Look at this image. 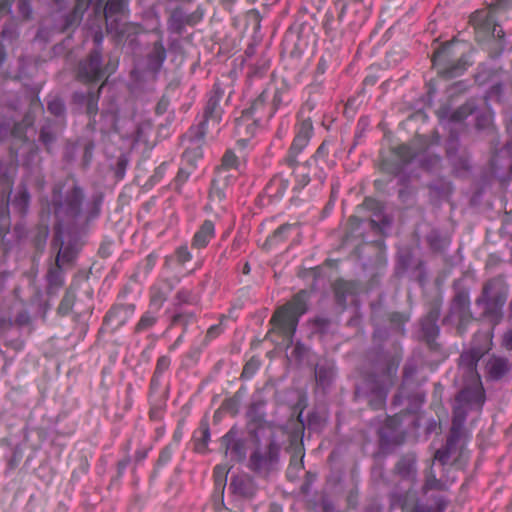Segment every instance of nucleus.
<instances>
[{"mask_svg": "<svg viewBox=\"0 0 512 512\" xmlns=\"http://www.w3.org/2000/svg\"><path fill=\"white\" fill-rule=\"evenodd\" d=\"M335 5L339 9L338 20L340 22L346 21L350 24L365 18L368 10L365 0H337Z\"/></svg>", "mask_w": 512, "mask_h": 512, "instance_id": "a211bd4d", "label": "nucleus"}, {"mask_svg": "<svg viewBox=\"0 0 512 512\" xmlns=\"http://www.w3.org/2000/svg\"><path fill=\"white\" fill-rule=\"evenodd\" d=\"M304 450L301 446H297L291 456L289 465L296 468H303Z\"/></svg>", "mask_w": 512, "mask_h": 512, "instance_id": "052dcab7", "label": "nucleus"}, {"mask_svg": "<svg viewBox=\"0 0 512 512\" xmlns=\"http://www.w3.org/2000/svg\"><path fill=\"white\" fill-rule=\"evenodd\" d=\"M487 351L488 349L474 346L463 351L459 357L463 388L455 397L452 424L446 445L438 449L434 455L435 460L443 465L452 461L453 465L462 468L468 461V450L465 444L469 438V433L464 424L467 414L473 410H480L484 404V389L477 371V365Z\"/></svg>", "mask_w": 512, "mask_h": 512, "instance_id": "f257e3e1", "label": "nucleus"}, {"mask_svg": "<svg viewBox=\"0 0 512 512\" xmlns=\"http://www.w3.org/2000/svg\"><path fill=\"white\" fill-rule=\"evenodd\" d=\"M229 490L238 498L251 500L258 491V485L252 476L242 473L231 477Z\"/></svg>", "mask_w": 512, "mask_h": 512, "instance_id": "412c9836", "label": "nucleus"}, {"mask_svg": "<svg viewBox=\"0 0 512 512\" xmlns=\"http://www.w3.org/2000/svg\"><path fill=\"white\" fill-rule=\"evenodd\" d=\"M199 429L201 433V438L197 439L195 449L198 452H204L210 439V429L207 421H201Z\"/></svg>", "mask_w": 512, "mask_h": 512, "instance_id": "49530a36", "label": "nucleus"}, {"mask_svg": "<svg viewBox=\"0 0 512 512\" xmlns=\"http://www.w3.org/2000/svg\"><path fill=\"white\" fill-rule=\"evenodd\" d=\"M157 321V317L150 311L144 313L135 326V332L139 333L151 328Z\"/></svg>", "mask_w": 512, "mask_h": 512, "instance_id": "09e8293b", "label": "nucleus"}, {"mask_svg": "<svg viewBox=\"0 0 512 512\" xmlns=\"http://www.w3.org/2000/svg\"><path fill=\"white\" fill-rule=\"evenodd\" d=\"M458 41L453 39L435 48L431 61L438 75L451 79L462 75L470 65L464 51H459Z\"/></svg>", "mask_w": 512, "mask_h": 512, "instance_id": "0eeeda50", "label": "nucleus"}, {"mask_svg": "<svg viewBox=\"0 0 512 512\" xmlns=\"http://www.w3.org/2000/svg\"><path fill=\"white\" fill-rule=\"evenodd\" d=\"M485 370L489 379L498 381L511 372L512 364L506 357L491 355L486 362Z\"/></svg>", "mask_w": 512, "mask_h": 512, "instance_id": "a878e982", "label": "nucleus"}, {"mask_svg": "<svg viewBox=\"0 0 512 512\" xmlns=\"http://www.w3.org/2000/svg\"><path fill=\"white\" fill-rule=\"evenodd\" d=\"M171 364V360L168 356L164 355L158 358L155 368V373L157 375H163L165 371L168 370L169 366Z\"/></svg>", "mask_w": 512, "mask_h": 512, "instance_id": "69168bd1", "label": "nucleus"}, {"mask_svg": "<svg viewBox=\"0 0 512 512\" xmlns=\"http://www.w3.org/2000/svg\"><path fill=\"white\" fill-rule=\"evenodd\" d=\"M382 224H379L373 219L361 220L356 216H351L348 220V230L345 234L344 242L348 243L354 239H360L362 242L365 241L364 232L367 229L374 231L376 234H381L384 226H388L389 222L383 220Z\"/></svg>", "mask_w": 512, "mask_h": 512, "instance_id": "f3484780", "label": "nucleus"}, {"mask_svg": "<svg viewBox=\"0 0 512 512\" xmlns=\"http://www.w3.org/2000/svg\"><path fill=\"white\" fill-rule=\"evenodd\" d=\"M427 241L432 250L436 252L443 251L449 244L447 238L442 237L438 231H431L427 235Z\"/></svg>", "mask_w": 512, "mask_h": 512, "instance_id": "c03bdc74", "label": "nucleus"}, {"mask_svg": "<svg viewBox=\"0 0 512 512\" xmlns=\"http://www.w3.org/2000/svg\"><path fill=\"white\" fill-rule=\"evenodd\" d=\"M221 448L226 457L230 456L231 461L241 462L246 458V442L238 437L237 431L233 428L221 438Z\"/></svg>", "mask_w": 512, "mask_h": 512, "instance_id": "6ab92c4d", "label": "nucleus"}, {"mask_svg": "<svg viewBox=\"0 0 512 512\" xmlns=\"http://www.w3.org/2000/svg\"><path fill=\"white\" fill-rule=\"evenodd\" d=\"M333 291L337 304L345 308L348 298L355 296L360 291V283L340 279L334 283Z\"/></svg>", "mask_w": 512, "mask_h": 512, "instance_id": "c756f323", "label": "nucleus"}, {"mask_svg": "<svg viewBox=\"0 0 512 512\" xmlns=\"http://www.w3.org/2000/svg\"><path fill=\"white\" fill-rule=\"evenodd\" d=\"M60 25L61 22L52 20V14H50L42 20L36 37L47 42L54 34L66 32V30L57 29Z\"/></svg>", "mask_w": 512, "mask_h": 512, "instance_id": "e433bc0d", "label": "nucleus"}, {"mask_svg": "<svg viewBox=\"0 0 512 512\" xmlns=\"http://www.w3.org/2000/svg\"><path fill=\"white\" fill-rule=\"evenodd\" d=\"M228 470L225 466H217L214 471L215 483L218 486H224L226 481V474Z\"/></svg>", "mask_w": 512, "mask_h": 512, "instance_id": "338daca9", "label": "nucleus"}, {"mask_svg": "<svg viewBox=\"0 0 512 512\" xmlns=\"http://www.w3.org/2000/svg\"><path fill=\"white\" fill-rule=\"evenodd\" d=\"M509 294V284L503 275H497L485 281L475 304L482 308L481 318L496 326L503 319V308Z\"/></svg>", "mask_w": 512, "mask_h": 512, "instance_id": "39448f33", "label": "nucleus"}, {"mask_svg": "<svg viewBox=\"0 0 512 512\" xmlns=\"http://www.w3.org/2000/svg\"><path fill=\"white\" fill-rule=\"evenodd\" d=\"M335 376V364L332 360L322 359L315 366L316 381L323 387L329 385Z\"/></svg>", "mask_w": 512, "mask_h": 512, "instance_id": "f704fd0d", "label": "nucleus"}, {"mask_svg": "<svg viewBox=\"0 0 512 512\" xmlns=\"http://www.w3.org/2000/svg\"><path fill=\"white\" fill-rule=\"evenodd\" d=\"M292 169V174L295 178V186L293 190L300 191L304 187H306L311 181V176H313L314 171H318L315 166H312V161H305L300 164L296 160V164L293 166H288Z\"/></svg>", "mask_w": 512, "mask_h": 512, "instance_id": "7c9ffc66", "label": "nucleus"}, {"mask_svg": "<svg viewBox=\"0 0 512 512\" xmlns=\"http://www.w3.org/2000/svg\"><path fill=\"white\" fill-rule=\"evenodd\" d=\"M135 306L133 304H119L113 306L105 315L103 325L115 331L126 324L133 316Z\"/></svg>", "mask_w": 512, "mask_h": 512, "instance_id": "5701e85b", "label": "nucleus"}, {"mask_svg": "<svg viewBox=\"0 0 512 512\" xmlns=\"http://www.w3.org/2000/svg\"><path fill=\"white\" fill-rule=\"evenodd\" d=\"M84 13L85 12L78 11V9L74 7L73 10L68 14H61L58 12L52 13V20L61 22V25L58 29L66 30V32L73 31L81 23Z\"/></svg>", "mask_w": 512, "mask_h": 512, "instance_id": "72a5a7b5", "label": "nucleus"}, {"mask_svg": "<svg viewBox=\"0 0 512 512\" xmlns=\"http://www.w3.org/2000/svg\"><path fill=\"white\" fill-rule=\"evenodd\" d=\"M167 300V294L159 287L151 288L150 305L160 309Z\"/></svg>", "mask_w": 512, "mask_h": 512, "instance_id": "3c124183", "label": "nucleus"}, {"mask_svg": "<svg viewBox=\"0 0 512 512\" xmlns=\"http://www.w3.org/2000/svg\"><path fill=\"white\" fill-rule=\"evenodd\" d=\"M30 201V194L27 187L22 184L18 187L17 194L12 200V205L21 214L25 213Z\"/></svg>", "mask_w": 512, "mask_h": 512, "instance_id": "ea45409f", "label": "nucleus"}, {"mask_svg": "<svg viewBox=\"0 0 512 512\" xmlns=\"http://www.w3.org/2000/svg\"><path fill=\"white\" fill-rule=\"evenodd\" d=\"M394 472L403 480L414 481L417 474L416 455L409 452L401 456L394 467Z\"/></svg>", "mask_w": 512, "mask_h": 512, "instance_id": "2f4dec72", "label": "nucleus"}, {"mask_svg": "<svg viewBox=\"0 0 512 512\" xmlns=\"http://www.w3.org/2000/svg\"><path fill=\"white\" fill-rule=\"evenodd\" d=\"M175 306L179 310L182 304H193L196 302L195 296L190 290L181 289L175 295Z\"/></svg>", "mask_w": 512, "mask_h": 512, "instance_id": "8fccbe9b", "label": "nucleus"}, {"mask_svg": "<svg viewBox=\"0 0 512 512\" xmlns=\"http://www.w3.org/2000/svg\"><path fill=\"white\" fill-rule=\"evenodd\" d=\"M76 292L77 289L73 285H70L64 293L63 298L60 301V304L57 308V314L60 316H66L71 311L76 301Z\"/></svg>", "mask_w": 512, "mask_h": 512, "instance_id": "58836bf2", "label": "nucleus"}, {"mask_svg": "<svg viewBox=\"0 0 512 512\" xmlns=\"http://www.w3.org/2000/svg\"><path fill=\"white\" fill-rule=\"evenodd\" d=\"M493 173L497 174L500 169L507 168L509 177H512V138L504 145L499 153L491 159Z\"/></svg>", "mask_w": 512, "mask_h": 512, "instance_id": "473e14b6", "label": "nucleus"}, {"mask_svg": "<svg viewBox=\"0 0 512 512\" xmlns=\"http://www.w3.org/2000/svg\"><path fill=\"white\" fill-rule=\"evenodd\" d=\"M167 57V51L164 47L163 36L159 33V37L155 40L146 55V68L148 71L157 74Z\"/></svg>", "mask_w": 512, "mask_h": 512, "instance_id": "393cba45", "label": "nucleus"}, {"mask_svg": "<svg viewBox=\"0 0 512 512\" xmlns=\"http://www.w3.org/2000/svg\"><path fill=\"white\" fill-rule=\"evenodd\" d=\"M294 227V225L292 224H283L281 225L280 227H278L273 235L270 237V241L271 242H275L277 241L278 239H282L283 235L285 233H287L290 229H292Z\"/></svg>", "mask_w": 512, "mask_h": 512, "instance_id": "774afa93", "label": "nucleus"}, {"mask_svg": "<svg viewBox=\"0 0 512 512\" xmlns=\"http://www.w3.org/2000/svg\"><path fill=\"white\" fill-rule=\"evenodd\" d=\"M442 304L443 300L441 297H436L431 300L426 315L420 320V337L428 348L435 352L441 349L440 343L437 342V338L440 334V327L437 321L441 314Z\"/></svg>", "mask_w": 512, "mask_h": 512, "instance_id": "9d476101", "label": "nucleus"}, {"mask_svg": "<svg viewBox=\"0 0 512 512\" xmlns=\"http://www.w3.org/2000/svg\"><path fill=\"white\" fill-rule=\"evenodd\" d=\"M270 99L269 89H265L261 94L252 102L251 106L243 111V118L253 119L255 123L266 120L265 113L269 110V104L267 103Z\"/></svg>", "mask_w": 512, "mask_h": 512, "instance_id": "bb28decb", "label": "nucleus"}, {"mask_svg": "<svg viewBox=\"0 0 512 512\" xmlns=\"http://www.w3.org/2000/svg\"><path fill=\"white\" fill-rule=\"evenodd\" d=\"M214 233V223L211 220H205L193 237L192 247L197 249L206 247L214 237Z\"/></svg>", "mask_w": 512, "mask_h": 512, "instance_id": "c9c22d12", "label": "nucleus"}, {"mask_svg": "<svg viewBox=\"0 0 512 512\" xmlns=\"http://www.w3.org/2000/svg\"><path fill=\"white\" fill-rule=\"evenodd\" d=\"M289 184L290 183L287 178H285L282 174H278L271 179L267 186V190L271 193H274V195L281 196L288 189Z\"/></svg>", "mask_w": 512, "mask_h": 512, "instance_id": "37998d69", "label": "nucleus"}, {"mask_svg": "<svg viewBox=\"0 0 512 512\" xmlns=\"http://www.w3.org/2000/svg\"><path fill=\"white\" fill-rule=\"evenodd\" d=\"M313 134V124L310 118L301 120L296 126L295 137L289 148L288 154L284 159L287 166H293L296 164L298 155L308 145Z\"/></svg>", "mask_w": 512, "mask_h": 512, "instance_id": "dca6fc26", "label": "nucleus"}, {"mask_svg": "<svg viewBox=\"0 0 512 512\" xmlns=\"http://www.w3.org/2000/svg\"><path fill=\"white\" fill-rule=\"evenodd\" d=\"M17 8L23 20L28 21L32 18V0H18Z\"/></svg>", "mask_w": 512, "mask_h": 512, "instance_id": "603ef678", "label": "nucleus"}, {"mask_svg": "<svg viewBox=\"0 0 512 512\" xmlns=\"http://www.w3.org/2000/svg\"><path fill=\"white\" fill-rule=\"evenodd\" d=\"M85 193L75 181L58 182L52 189L51 205L56 218L54 237H77L91 220L100 214L101 197H94L86 211Z\"/></svg>", "mask_w": 512, "mask_h": 512, "instance_id": "7ed1b4c3", "label": "nucleus"}, {"mask_svg": "<svg viewBox=\"0 0 512 512\" xmlns=\"http://www.w3.org/2000/svg\"><path fill=\"white\" fill-rule=\"evenodd\" d=\"M312 323L318 332L325 333L331 324V320L324 316H317L313 319Z\"/></svg>", "mask_w": 512, "mask_h": 512, "instance_id": "680f3d73", "label": "nucleus"}, {"mask_svg": "<svg viewBox=\"0 0 512 512\" xmlns=\"http://www.w3.org/2000/svg\"><path fill=\"white\" fill-rule=\"evenodd\" d=\"M371 319L375 326L372 336L375 352L374 371L357 387L355 394L359 401L366 402L374 410H381L385 407L389 389L394 383L402 358L396 341H390L389 330L403 335L404 324L408 321V317L399 312L390 313L388 329L379 325L377 311L373 307Z\"/></svg>", "mask_w": 512, "mask_h": 512, "instance_id": "f03ea898", "label": "nucleus"}, {"mask_svg": "<svg viewBox=\"0 0 512 512\" xmlns=\"http://www.w3.org/2000/svg\"><path fill=\"white\" fill-rule=\"evenodd\" d=\"M476 109V101L474 99H469L451 114L450 119L454 122H461L464 119H466L469 115L473 114L476 111Z\"/></svg>", "mask_w": 512, "mask_h": 512, "instance_id": "a19ab883", "label": "nucleus"}, {"mask_svg": "<svg viewBox=\"0 0 512 512\" xmlns=\"http://www.w3.org/2000/svg\"><path fill=\"white\" fill-rule=\"evenodd\" d=\"M224 96V90L218 83L214 84L212 91L209 94L207 103L203 112V120L199 123L197 138L201 139L207 132V127L210 123L217 125L222 117V108L220 101Z\"/></svg>", "mask_w": 512, "mask_h": 512, "instance_id": "4468645a", "label": "nucleus"}, {"mask_svg": "<svg viewBox=\"0 0 512 512\" xmlns=\"http://www.w3.org/2000/svg\"><path fill=\"white\" fill-rule=\"evenodd\" d=\"M83 246V242L77 237H54L53 247L57 249L54 260L48 263L45 274L46 293L49 297L56 296L65 284V274L75 263V260Z\"/></svg>", "mask_w": 512, "mask_h": 512, "instance_id": "20e7f679", "label": "nucleus"}, {"mask_svg": "<svg viewBox=\"0 0 512 512\" xmlns=\"http://www.w3.org/2000/svg\"><path fill=\"white\" fill-rule=\"evenodd\" d=\"M239 401L236 397L228 398L223 401L221 409L225 412L236 414L238 411Z\"/></svg>", "mask_w": 512, "mask_h": 512, "instance_id": "e2e57ef3", "label": "nucleus"}, {"mask_svg": "<svg viewBox=\"0 0 512 512\" xmlns=\"http://www.w3.org/2000/svg\"><path fill=\"white\" fill-rule=\"evenodd\" d=\"M270 103L269 110L265 113L266 121H268L275 112L279 109V107L288 101L287 99V88L282 86L280 88H275L272 93H270Z\"/></svg>", "mask_w": 512, "mask_h": 512, "instance_id": "4c0bfd02", "label": "nucleus"}, {"mask_svg": "<svg viewBox=\"0 0 512 512\" xmlns=\"http://www.w3.org/2000/svg\"><path fill=\"white\" fill-rule=\"evenodd\" d=\"M157 256L153 253L149 254L138 267V273H142L147 276L155 267Z\"/></svg>", "mask_w": 512, "mask_h": 512, "instance_id": "5fc2aeb1", "label": "nucleus"}, {"mask_svg": "<svg viewBox=\"0 0 512 512\" xmlns=\"http://www.w3.org/2000/svg\"><path fill=\"white\" fill-rule=\"evenodd\" d=\"M280 446L270 439L264 447H258L250 455L248 467L260 475H267L277 468L279 463Z\"/></svg>", "mask_w": 512, "mask_h": 512, "instance_id": "ddd939ff", "label": "nucleus"}, {"mask_svg": "<svg viewBox=\"0 0 512 512\" xmlns=\"http://www.w3.org/2000/svg\"><path fill=\"white\" fill-rule=\"evenodd\" d=\"M194 318V314L192 312H182L177 310V312L172 317V325H183L184 327Z\"/></svg>", "mask_w": 512, "mask_h": 512, "instance_id": "6e6d98bb", "label": "nucleus"}, {"mask_svg": "<svg viewBox=\"0 0 512 512\" xmlns=\"http://www.w3.org/2000/svg\"><path fill=\"white\" fill-rule=\"evenodd\" d=\"M104 84V82L102 83ZM103 85H101L96 91L87 92H75L73 94V101L85 108V113L89 117L88 127L95 129L96 120L95 117L98 113V101Z\"/></svg>", "mask_w": 512, "mask_h": 512, "instance_id": "aec40b11", "label": "nucleus"}, {"mask_svg": "<svg viewBox=\"0 0 512 512\" xmlns=\"http://www.w3.org/2000/svg\"><path fill=\"white\" fill-rule=\"evenodd\" d=\"M129 14V0H107L104 7V17L107 29L117 30L120 20Z\"/></svg>", "mask_w": 512, "mask_h": 512, "instance_id": "4be33fe9", "label": "nucleus"}, {"mask_svg": "<svg viewBox=\"0 0 512 512\" xmlns=\"http://www.w3.org/2000/svg\"><path fill=\"white\" fill-rule=\"evenodd\" d=\"M417 366L408 361L403 367V380L398 393L393 398V404L399 405L407 400L412 405H420L425 400V394L420 390V382L415 380Z\"/></svg>", "mask_w": 512, "mask_h": 512, "instance_id": "9b49d317", "label": "nucleus"}, {"mask_svg": "<svg viewBox=\"0 0 512 512\" xmlns=\"http://www.w3.org/2000/svg\"><path fill=\"white\" fill-rule=\"evenodd\" d=\"M47 109L54 116H62L65 112V105L61 99L54 98L48 102Z\"/></svg>", "mask_w": 512, "mask_h": 512, "instance_id": "4d7b16f0", "label": "nucleus"}, {"mask_svg": "<svg viewBox=\"0 0 512 512\" xmlns=\"http://www.w3.org/2000/svg\"><path fill=\"white\" fill-rule=\"evenodd\" d=\"M262 406V403H253L249 410V417L259 424L264 422V414L259 412Z\"/></svg>", "mask_w": 512, "mask_h": 512, "instance_id": "0e129e2a", "label": "nucleus"}, {"mask_svg": "<svg viewBox=\"0 0 512 512\" xmlns=\"http://www.w3.org/2000/svg\"><path fill=\"white\" fill-rule=\"evenodd\" d=\"M9 226H10L9 215L6 211V208H2L0 211V244H3L2 240H3L4 236L6 235V233L8 232Z\"/></svg>", "mask_w": 512, "mask_h": 512, "instance_id": "13d9d810", "label": "nucleus"}, {"mask_svg": "<svg viewBox=\"0 0 512 512\" xmlns=\"http://www.w3.org/2000/svg\"><path fill=\"white\" fill-rule=\"evenodd\" d=\"M42 104L40 100L37 97H33L30 102V107L25 116L23 117L21 125H23L25 128L31 127L34 124L35 121V111L41 110ZM20 124L15 125L14 133H17L18 127Z\"/></svg>", "mask_w": 512, "mask_h": 512, "instance_id": "79ce46f5", "label": "nucleus"}, {"mask_svg": "<svg viewBox=\"0 0 512 512\" xmlns=\"http://www.w3.org/2000/svg\"><path fill=\"white\" fill-rule=\"evenodd\" d=\"M259 366H260V361L258 359H256L255 357H252L244 365L243 371L241 373V377L244 378V379L251 378L256 373V371L258 370Z\"/></svg>", "mask_w": 512, "mask_h": 512, "instance_id": "864d4df0", "label": "nucleus"}, {"mask_svg": "<svg viewBox=\"0 0 512 512\" xmlns=\"http://www.w3.org/2000/svg\"><path fill=\"white\" fill-rule=\"evenodd\" d=\"M476 28L479 32H483L487 37H491L494 40L500 41L504 36L502 28L495 23L492 12L486 13L483 17L481 14L473 17Z\"/></svg>", "mask_w": 512, "mask_h": 512, "instance_id": "cd10ccee", "label": "nucleus"}, {"mask_svg": "<svg viewBox=\"0 0 512 512\" xmlns=\"http://www.w3.org/2000/svg\"><path fill=\"white\" fill-rule=\"evenodd\" d=\"M186 6L183 4L166 6L167 28L171 33L182 35L186 26H195L203 19L204 10L200 6L192 12H188Z\"/></svg>", "mask_w": 512, "mask_h": 512, "instance_id": "f8f14e48", "label": "nucleus"}, {"mask_svg": "<svg viewBox=\"0 0 512 512\" xmlns=\"http://www.w3.org/2000/svg\"><path fill=\"white\" fill-rule=\"evenodd\" d=\"M307 300L308 292L301 290L290 301L277 308L270 320L273 325L271 332L278 331L292 343L299 319L308 310Z\"/></svg>", "mask_w": 512, "mask_h": 512, "instance_id": "423d86ee", "label": "nucleus"}, {"mask_svg": "<svg viewBox=\"0 0 512 512\" xmlns=\"http://www.w3.org/2000/svg\"><path fill=\"white\" fill-rule=\"evenodd\" d=\"M447 157L457 172L469 169V154L466 149L461 148L457 141H450L447 145Z\"/></svg>", "mask_w": 512, "mask_h": 512, "instance_id": "c85d7f7f", "label": "nucleus"}, {"mask_svg": "<svg viewBox=\"0 0 512 512\" xmlns=\"http://www.w3.org/2000/svg\"><path fill=\"white\" fill-rule=\"evenodd\" d=\"M454 295L450 300L447 314L442 323L455 326L459 336L467 333L470 324L475 320L471 311L470 290L466 287H459L457 282L453 283Z\"/></svg>", "mask_w": 512, "mask_h": 512, "instance_id": "6e6552de", "label": "nucleus"}, {"mask_svg": "<svg viewBox=\"0 0 512 512\" xmlns=\"http://www.w3.org/2000/svg\"><path fill=\"white\" fill-rule=\"evenodd\" d=\"M238 165V158L235 153L231 150H227L222 157V165L221 169L218 171V177H221V174L224 170H229L236 168Z\"/></svg>", "mask_w": 512, "mask_h": 512, "instance_id": "de8ad7c7", "label": "nucleus"}, {"mask_svg": "<svg viewBox=\"0 0 512 512\" xmlns=\"http://www.w3.org/2000/svg\"><path fill=\"white\" fill-rule=\"evenodd\" d=\"M39 140L46 147L47 150H50V146L56 140V134L50 123H47L46 125L42 126L39 133Z\"/></svg>", "mask_w": 512, "mask_h": 512, "instance_id": "a18cd8bd", "label": "nucleus"}, {"mask_svg": "<svg viewBox=\"0 0 512 512\" xmlns=\"http://www.w3.org/2000/svg\"><path fill=\"white\" fill-rule=\"evenodd\" d=\"M417 155V151L407 144H401L391 150L388 157L381 161V170L391 175H398Z\"/></svg>", "mask_w": 512, "mask_h": 512, "instance_id": "2eb2a0df", "label": "nucleus"}, {"mask_svg": "<svg viewBox=\"0 0 512 512\" xmlns=\"http://www.w3.org/2000/svg\"><path fill=\"white\" fill-rule=\"evenodd\" d=\"M329 142L324 140L320 146L317 148L316 152L311 156L308 161H312V166L318 171L313 172V177L318 179L321 183L326 178V171L331 169L334 162L328 160L329 150H328Z\"/></svg>", "mask_w": 512, "mask_h": 512, "instance_id": "b1692460", "label": "nucleus"}, {"mask_svg": "<svg viewBox=\"0 0 512 512\" xmlns=\"http://www.w3.org/2000/svg\"><path fill=\"white\" fill-rule=\"evenodd\" d=\"M114 69L110 63L103 64V55L99 50H90L88 55L79 61L76 76L81 82L97 83L106 80Z\"/></svg>", "mask_w": 512, "mask_h": 512, "instance_id": "1a4fd4ad", "label": "nucleus"}, {"mask_svg": "<svg viewBox=\"0 0 512 512\" xmlns=\"http://www.w3.org/2000/svg\"><path fill=\"white\" fill-rule=\"evenodd\" d=\"M210 197L212 199H218L219 201L225 197L223 188L221 186V179L217 176L216 179L212 181V187L210 190Z\"/></svg>", "mask_w": 512, "mask_h": 512, "instance_id": "bf43d9fd", "label": "nucleus"}]
</instances>
